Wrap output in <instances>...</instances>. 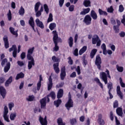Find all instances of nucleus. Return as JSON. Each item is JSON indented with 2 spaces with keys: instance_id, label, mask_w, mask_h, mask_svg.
<instances>
[{
  "instance_id": "obj_1",
  "label": "nucleus",
  "mask_w": 125,
  "mask_h": 125,
  "mask_svg": "<svg viewBox=\"0 0 125 125\" xmlns=\"http://www.w3.org/2000/svg\"><path fill=\"white\" fill-rule=\"evenodd\" d=\"M52 34L53 35V41L55 44V46L53 48V51L57 52V51L59 50V46H58V41L59 42H62V40H61V38H58V33H57V31H53Z\"/></svg>"
},
{
  "instance_id": "obj_2",
  "label": "nucleus",
  "mask_w": 125,
  "mask_h": 125,
  "mask_svg": "<svg viewBox=\"0 0 125 125\" xmlns=\"http://www.w3.org/2000/svg\"><path fill=\"white\" fill-rule=\"evenodd\" d=\"M105 72L106 74L104 72L101 73L100 78L104 82L105 84H107L108 83V78L111 79V76H110V72L108 69L106 70Z\"/></svg>"
},
{
  "instance_id": "obj_3",
  "label": "nucleus",
  "mask_w": 125,
  "mask_h": 125,
  "mask_svg": "<svg viewBox=\"0 0 125 125\" xmlns=\"http://www.w3.org/2000/svg\"><path fill=\"white\" fill-rule=\"evenodd\" d=\"M65 107L68 111H70V109L74 107V102L73 101V100H72L71 95L69 96L68 100L65 104Z\"/></svg>"
},
{
  "instance_id": "obj_4",
  "label": "nucleus",
  "mask_w": 125,
  "mask_h": 125,
  "mask_svg": "<svg viewBox=\"0 0 125 125\" xmlns=\"http://www.w3.org/2000/svg\"><path fill=\"white\" fill-rule=\"evenodd\" d=\"M95 63L98 69L99 70H101V64H102V60H101V57H100V55H98L96 56Z\"/></svg>"
},
{
  "instance_id": "obj_5",
  "label": "nucleus",
  "mask_w": 125,
  "mask_h": 125,
  "mask_svg": "<svg viewBox=\"0 0 125 125\" xmlns=\"http://www.w3.org/2000/svg\"><path fill=\"white\" fill-rule=\"evenodd\" d=\"M91 20H92V19L91 17H90V16L89 15H86L83 20V22L85 23V25L88 26V25L91 24Z\"/></svg>"
},
{
  "instance_id": "obj_6",
  "label": "nucleus",
  "mask_w": 125,
  "mask_h": 125,
  "mask_svg": "<svg viewBox=\"0 0 125 125\" xmlns=\"http://www.w3.org/2000/svg\"><path fill=\"white\" fill-rule=\"evenodd\" d=\"M65 78H66V67L63 66L61 69L60 78L61 81H64Z\"/></svg>"
},
{
  "instance_id": "obj_7",
  "label": "nucleus",
  "mask_w": 125,
  "mask_h": 125,
  "mask_svg": "<svg viewBox=\"0 0 125 125\" xmlns=\"http://www.w3.org/2000/svg\"><path fill=\"white\" fill-rule=\"evenodd\" d=\"M40 103L41 104V109H43L44 110L46 109V98H43L41 99L40 101Z\"/></svg>"
},
{
  "instance_id": "obj_8",
  "label": "nucleus",
  "mask_w": 125,
  "mask_h": 125,
  "mask_svg": "<svg viewBox=\"0 0 125 125\" xmlns=\"http://www.w3.org/2000/svg\"><path fill=\"white\" fill-rule=\"evenodd\" d=\"M7 92H6V89L4 86H0V94L2 96L3 99L5 98Z\"/></svg>"
},
{
  "instance_id": "obj_9",
  "label": "nucleus",
  "mask_w": 125,
  "mask_h": 125,
  "mask_svg": "<svg viewBox=\"0 0 125 125\" xmlns=\"http://www.w3.org/2000/svg\"><path fill=\"white\" fill-rule=\"evenodd\" d=\"M29 61L28 63V70H31L33 68V66H35V60L34 58H31L30 59H27Z\"/></svg>"
},
{
  "instance_id": "obj_10",
  "label": "nucleus",
  "mask_w": 125,
  "mask_h": 125,
  "mask_svg": "<svg viewBox=\"0 0 125 125\" xmlns=\"http://www.w3.org/2000/svg\"><path fill=\"white\" fill-rule=\"evenodd\" d=\"M34 49H35V47H33L32 48L28 50V53L26 56L27 59H31V58H34L33 56H32V54H33V52H34Z\"/></svg>"
},
{
  "instance_id": "obj_11",
  "label": "nucleus",
  "mask_w": 125,
  "mask_h": 125,
  "mask_svg": "<svg viewBox=\"0 0 125 125\" xmlns=\"http://www.w3.org/2000/svg\"><path fill=\"white\" fill-rule=\"evenodd\" d=\"M3 41L4 43V47L7 49L9 47V43L8 42V37L6 35H4L3 38Z\"/></svg>"
},
{
  "instance_id": "obj_12",
  "label": "nucleus",
  "mask_w": 125,
  "mask_h": 125,
  "mask_svg": "<svg viewBox=\"0 0 125 125\" xmlns=\"http://www.w3.org/2000/svg\"><path fill=\"white\" fill-rule=\"evenodd\" d=\"M28 24L32 28L33 31L35 32L36 31L35 29V21H34V18H33V17H31L29 18Z\"/></svg>"
},
{
  "instance_id": "obj_13",
  "label": "nucleus",
  "mask_w": 125,
  "mask_h": 125,
  "mask_svg": "<svg viewBox=\"0 0 125 125\" xmlns=\"http://www.w3.org/2000/svg\"><path fill=\"white\" fill-rule=\"evenodd\" d=\"M35 22L36 23L37 27H39V28H41V29H43L44 28L43 23H42V21H40V19H36L35 20Z\"/></svg>"
},
{
  "instance_id": "obj_14",
  "label": "nucleus",
  "mask_w": 125,
  "mask_h": 125,
  "mask_svg": "<svg viewBox=\"0 0 125 125\" xmlns=\"http://www.w3.org/2000/svg\"><path fill=\"white\" fill-rule=\"evenodd\" d=\"M39 122L42 125H47V120H46V117H45L43 119V118H42V116H40Z\"/></svg>"
},
{
  "instance_id": "obj_15",
  "label": "nucleus",
  "mask_w": 125,
  "mask_h": 125,
  "mask_svg": "<svg viewBox=\"0 0 125 125\" xmlns=\"http://www.w3.org/2000/svg\"><path fill=\"white\" fill-rule=\"evenodd\" d=\"M98 123L100 125H105V121L102 119V114H101L98 115Z\"/></svg>"
},
{
  "instance_id": "obj_16",
  "label": "nucleus",
  "mask_w": 125,
  "mask_h": 125,
  "mask_svg": "<svg viewBox=\"0 0 125 125\" xmlns=\"http://www.w3.org/2000/svg\"><path fill=\"white\" fill-rule=\"evenodd\" d=\"M54 70L56 74H59L60 69H59V62L55 63L53 64Z\"/></svg>"
},
{
  "instance_id": "obj_17",
  "label": "nucleus",
  "mask_w": 125,
  "mask_h": 125,
  "mask_svg": "<svg viewBox=\"0 0 125 125\" xmlns=\"http://www.w3.org/2000/svg\"><path fill=\"white\" fill-rule=\"evenodd\" d=\"M63 95H64V90L63 89H60L57 94V98L60 99L63 97Z\"/></svg>"
},
{
  "instance_id": "obj_18",
  "label": "nucleus",
  "mask_w": 125,
  "mask_h": 125,
  "mask_svg": "<svg viewBox=\"0 0 125 125\" xmlns=\"http://www.w3.org/2000/svg\"><path fill=\"white\" fill-rule=\"evenodd\" d=\"M116 90L117 95L120 97V99H123L124 96L123 95V93L121 91V87L120 85L117 86Z\"/></svg>"
},
{
  "instance_id": "obj_19",
  "label": "nucleus",
  "mask_w": 125,
  "mask_h": 125,
  "mask_svg": "<svg viewBox=\"0 0 125 125\" xmlns=\"http://www.w3.org/2000/svg\"><path fill=\"white\" fill-rule=\"evenodd\" d=\"M49 82L48 83V90H50L52 88L53 86V83H52V78L51 76H50L48 79Z\"/></svg>"
},
{
  "instance_id": "obj_20",
  "label": "nucleus",
  "mask_w": 125,
  "mask_h": 125,
  "mask_svg": "<svg viewBox=\"0 0 125 125\" xmlns=\"http://www.w3.org/2000/svg\"><path fill=\"white\" fill-rule=\"evenodd\" d=\"M100 39L97 35H94L93 38H92V44H96L97 42L99 41Z\"/></svg>"
},
{
  "instance_id": "obj_21",
  "label": "nucleus",
  "mask_w": 125,
  "mask_h": 125,
  "mask_svg": "<svg viewBox=\"0 0 125 125\" xmlns=\"http://www.w3.org/2000/svg\"><path fill=\"white\" fill-rule=\"evenodd\" d=\"M13 79V77L12 76H10L5 82V86L6 87H7L9 86V84L12 83V80Z\"/></svg>"
},
{
  "instance_id": "obj_22",
  "label": "nucleus",
  "mask_w": 125,
  "mask_h": 125,
  "mask_svg": "<svg viewBox=\"0 0 125 125\" xmlns=\"http://www.w3.org/2000/svg\"><path fill=\"white\" fill-rule=\"evenodd\" d=\"M10 32L12 34V35H14V36H16V37L17 38L18 37V30H17L16 31H15L14 30L15 29L12 27H10L9 28Z\"/></svg>"
},
{
  "instance_id": "obj_23",
  "label": "nucleus",
  "mask_w": 125,
  "mask_h": 125,
  "mask_svg": "<svg viewBox=\"0 0 125 125\" xmlns=\"http://www.w3.org/2000/svg\"><path fill=\"white\" fill-rule=\"evenodd\" d=\"M90 11V8H87L83 9V11L80 12V15H85Z\"/></svg>"
},
{
  "instance_id": "obj_24",
  "label": "nucleus",
  "mask_w": 125,
  "mask_h": 125,
  "mask_svg": "<svg viewBox=\"0 0 125 125\" xmlns=\"http://www.w3.org/2000/svg\"><path fill=\"white\" fill-rule=\"evenodd\" d=\"M24 77H25V74L23 72H20L17 74L15 79L18 81L20 79H23Z\"/></svg>"
},
{
  "instance_id": "obj_25",
  "label": "nucleus",
  "mask_w": 125,
  "mask_h": 125,
  "mask_svg": "<svg viewBox=\"0 0 125 125\" xmlns=\"http://www.w3.org/2000/svg\"><path fill=\"white\" fill-rule=\"evenodd\" d=\"M10 62H9L6 63V66H5L4 67V73H7V72L9 71V69H10Z\"/></svg>"
},
{
  "instance_id": "obj_26",
  "label": "nucleus",
  "mask_w": 125,
  "mask_h": 125,
  "mask_svg": "<svg viewBox=\"0 0 125 125\" xmlns=\"http://www.w3.org/2000/svg\"><path fill=\"white\" fill-rule=\"evenodd\" d=\"M74 39L73 37H70L68 39V43L69 44V46L70 48L73 47V45L74 44Z\"/></svg>"
},
{
  "instance_id": "obj_27",
  "label": "nucleus",
  "mask_w": 125,
  "mask_h": 125,
  "mask_svg": "<svg viewBox=\"0 0 125 125\" xmlns=\"http://www.w3.org/2000/svg\"><path fill=\"white\" fill-rule=\"evenodd\" d=\"M96 52H97V49H93L91 50L90 54V57L91 59H93L94 56H95V55L96 54Z\"/></svg>"
},
{
  "instance_id": "obj_28",
  "label": "nucleus",
  "mask_w": 125,
  "mask_h": 125,
  "mask_svg": "<svg viewBox=\"0 0 125 125\" xmlns=\"http://www.w3.org/2000/svg\"><path fill=\"white\" fill-rule=\"evenodd\" d=\"M94 81L95 82H96L97 83H98L99 86H100L101 88H102V89H103L104 87H103V84L101 83V82H100V80H99V79H98V78L96 77L94 79Z\"/></svg>"
},
{
  "instance_id": "obj_29",
  "label": "nucleus",
  "mask_w": 125,
  "mask_h": 125,
  "mask_svg": "<svg viewBox=\"0 0 125 125\" xmlns=\"http://www.w3.org/2000/svg\"><path fill=\"white\" fill-rule=\"evenodd\" d=\"M116 113L120 117H123V108L122 107H118L116 109Z\"/></svg>"
},
{
  "instance_id": "obj_30",
  "label": "nucleus",
  "mask_w": 125,
  "mask_h": 125,
  "mask_svg": "<svg viewBox=\"0 0 125 125\" xmlns=\"http://www.w3.org/2000/svg\"><path fill=\"white\" fill-rule=\"evenodd\" d=\"M91 17L94 20H96L97 19V14L95 12L94 10H92L91 11V14H90Z\"/></svg>"
},
{
  "instance_id": "obj_31",
  "label": "nucleus",
  "mask_w": 125,
  "mask_h": 125,
  "mask_svg": "<svg viewBox=\"0 0 125 125\" xmlns=\"http://www.w3.org/2000/svg\"><path fill=\"white\" fill-rule=\"evenodd\" d=\"M86 49H87V46H83L80 50H79V55H82L83 53L86 51Z\"/></svg>"
},
{
  "instance_id": "obj_32",
  "label": "nucleus",
  "mask_w": 125,
  "mask_h": 125,
  "mask_svg": "<svg viewBox=\"0 0 125 125\" xmlns=\"http://www.w3.org/2000/svg\"><path fill=\"white\" fill-rule=\"evenodd\" d=\"M62 103V101L61 99H58L57 100L54 102V104L55 106H56L57 107H59L60 104Z\"/></svg>"
},
{
  "instance_id": "obj_33",
  "label": "nucleus",
  "mask_w": 125,
  "mask_h": 125,
  "mask_svg": "<svg viewBox=\"0 0 125 125\" xmlns=\"http://www.w3.org/2000/svg\"><path fill=\"white\" fill-rule=\"evenodd\" d=\"M19 14L21 16H24V14H25V9L23 8L22 6L21 7L20 9L19 10Z\"/></svg>"
},
{
  "instance_id": "obj_34",
  "label": "nucleus",
  "mask_w": 125,
  "mask_h": 125,
  "mask_svg": "<svg viewBox=\"0 0 125 125\" xmlns=\"http://www.w3.org/2000/svg\"><path fill=\"white\" fill-rule=\"evenodd\" d=\"M99 13L100 15H103L104 16H107L108 13L105 11L102 10L101 9H99Z\"/></svg>"
},
{
  "instance_id": "obj_35",
  "label": "nucleus",
  "mask_w": 125,
  "mask_h": 125,
  "mask_svg": "<svg viewBox=\"0 0 125 125\" xmlns=\"http://www.w3.org/2000/svg\"><path fill=\"white\" fill-rule=\"evenodd\" d=\"M90 3V0H84L83 2V4L85 7H89V6H91Z\"/></svg>"
},
{
  "instance_id": "obj_36",
  "label": "nucleus",
  "mask_w": 125,
  "mask_h": 125,
  "mask_svg": "<svg viewBox=\"0 0 125 125\" xmlns=\"http://www.w3.org/2000/svg\"><path fill=\"white\" fill-rule=\"evenodd\" d=\"M49 28L51 31H53L56 28V23L55 22L51 23L49 24Z\"/></svg>"
},
{
  "instance_id": "obj_37",
  "label": "nucleus",
  "mask_w": 125,
  "mask_h": 125,
  "mask_svg": "<svg viewBox=\"0 0 125 125\" xmlns=\"http://www.w3.org/2000/svg\"><path fill=\"white\" fill-rule=\"evenodd\" d=\"M48 96L49 97H51L52 99L54 100L55 98H56V94H55V92L54 91H51L49 95H48Z\"/></svg>"
},
{
  "instance_id": "obj_38",
  "label": "nucleus",
  "mask_w": 125,
  "mask_h": 125,
  "mask_svg": "<svg viewBox=\"0 0 125 125\" xmlns=\"http://www.w3.org/2000/svg\"><path fill=\"white\" fill-rule=\"evenodd\" d=\"M17 116V114H16V112L12 113L10 115V119L11 121H14L15 120V118H16Z\"/></svg>"
},
{
  "instance_id": "obj_39",
  "label": "nucleus",
  "mask_w": 125,
  "mask_h": 125,
  "mask_svg": "<svg viewBox=\"0 0 125 125\" xmlns=\"http://www.w3.org/2000/svg\"><path fill=\"white\" fill-rule=\"evenodd\" d=\"M57 124L58 125H66L65 123H63V120L62 118H59L57 119Z\"/></svg>"
},
{
  "instance_id": "obj_40",
  "label": "nucleus",
  "mask_w": 125,
  "mask_h": 125,
  "mask_svg": "<svg viewBox=\"0 0 125 125\" xmlns=\"http://www.w3.org/2000/svg\"><path fill=\"white\" fill-rule=\"evenodd\" d=\"M52 60L54 63L55 62L59 63V62H60V59H59V58H57L55 56H53L52 57Z\"/></svg>"
},
{
  "instance_id": "obj_41",
  "label": "nucleus",
  "mask_w": 125,
  "mask_h": 125,
  "mask_svg": "<svg viewBox=\"0 0 125 125\" xmlns=\"http://www.w3.org/2000/svg\"><path fill=\"white\" fill-rule=\"evenodd\" d=\"M41 5V2H37L35 5L34 9L35 12H37L38 10H39V8H40V6Z\"/></svg>"
},
{
  "instance_id": "obj_42",
  "label": "nucleus",
  "mask_w": 125,
  "mask_h": 125,
  "mask_svg": "<svg viewBox=\"0 0 125 125\" xmlns=\"http://www.w3.org/2000/svg\"><path fill=\"white\" fill-rule=\"evenodd\" d=\"M52 21H53V16L52 14L50 13L47 22V23H49V22H52Z\"/></svg>"
},
{
  "instance_id": "obj_43",
  "label": "nucleus",
  "mask_w": 125,
  "mask_h": 125,
  "mask_svg": "<svg viewBox=\"0 0 125 125\" xmlns=\"http://www.w3.org/2000/svg\"><path fill=\"white\" fill-rule=\"evenodd\" d=\"M107 88L108 91H112V89H113V83L112 82L107 83Z\"/></svg>"
},
{
  "instance_id": "obj_44",
  "label": "nucleus",
  "mask_w": 125,
  "mask_h": 125,
  "mask_svg": "<svg viewBox=\"0 0 125 125\" xmlns=\"http://www.w3.org/2000/svg\"><path fill=\"white\" fill-rule=\"evenodd\" d=\"M8 20L9 21H11L12 19V14H11V11L9 10L8 13L7 14Z\"/></svg>"
},
{
  "instance_id": "obj_45",
  "label": "nucleus",
  "mask_w": 125,
  "mask_h": 125,
  "mask_svg": "<svg viewBox=\"0 0 125 125\" xmlns=\"http://www.w3.org/2000/svg\"><path fill=\"white\" fill-rule=\"evenodd\" d=\"M34 99H35V96L34 95L29 96L28 98H26L27 101L29 102H32V101H34Z\"/></svg>"
},
{
  "instance_id": "obj_46",
  "label": "nucleus",
  "mask_w": 125,
  "mask_h": 125,
  "mask_svg": "<svg viewBox=\"0 0 125 125\" xmlns=\"http://www.w3.org/2000/svg\"><path fill=\"white\" fill-rule=\"evenodd\" d=\"M116 69L118 72H120V73H122V72H124V67L123 66H120L119 65H116Z\"/></svg>"
},
{
  "instance_id": "obj_47",
  "label": "nucleus",
  "mask_w": 125,
  "mask_h": 125,
  "mask_svg": "<svg viewBox=\"0 0 125 125\" xmlns=\"http://www.w3.org/2000/svg\"><path fill=\"white\" fill-rule=\"evenodd\" d=\"M44 11L46 12V14H48L49 12V8H48V6L46 4L43 5Z\"/></svg>"
},
{
  "instance_id": "obj_48",
  "label": "nucleus",
  "mask_w": 125,
  "mask_h": 125,
  "mask_svg": "<svg viewBox=\"0 0 125 125\" xmlns=\"http://www.w3.org/2000/svg\"><path fill=\"white\" fill-rule=\"evenodd\" d=\"M8 60L7 59L5 58L3 60H2L1 62V65L2 67H3V66H4L5 65L6 63H8Z\"/></svg>"
},
{
  "instance_id": "obj_49",
  "label": "nucleus",
  "mask_w": 125,
  "mask_h": 125,
  "mask_svg": "<svg viewBox=\"0 0 125 125\" xmlns=\"http://www.w3.org/2000/svg\"><path fill=\"white\" fill-rule=\"evenodd\" d=\"M17 64L18 66H20V67H23V66L25 65V62L21 61H18Z\"/></svg>"
},
{
  "instance_id": "obj_50",
  "label": "nucleus",
  "mask_w": 125,
  "mask_h": 125,
  "mask_svg": "<svg viewBox=\"0 0 125 125\" xmlns=\"http://www.w3.org/2000/svg\"><path fill=\"white\" fill-rule=\"evenodd\" d=\"M17 50V47H16V45H13L12 47L10 48L9 49V51L10 52H11L12 51L16 50Z\"/></svg>"
},
{
  "instance_id": "obj_51",
  "label": "nucleus",
  "mask_w": 125,
  "mask_h": 125,
  "mask_svg": "<svg viewBox=\"0 0 125 125\" xmlns=\"http://www.w3.org/2000/svg\"><path fill=\"white\" fill-rule=\"evenodd\" d=\"M113 29L116 34H118L119 32H120V29H119V27L118 26L114 25Z\"/></svg>"
},
{
  "instance_id": "obj_52",
  "label": "nucleus",
  "mask_w": 125,
  "mask_h": 125,
  "mask_svg": "<svg viewBox=\"0 0 125 125\" xmlns=\"http://www.w3.org/2000/svg\"><path fill=\"white\" fill-rule=\"evenodd\" d=\"M107 11L109 13H113L114 12V8H113V6H111L109 8H108Z\"/></svg>"
},
{
  "instance_id": "obj_53",
  "label": "nucleus",
  "mask_w": 125,
  "mask_h": 125,
  "mask_svg": "<svg viewBox=\"0 0 125 125\" xmlns=\"http://www.w3.org/2000/svg\"><path fill=\"white\" fill-rule=\"evenodd\" d=\"M119 81H120V85L122 87H125V83L123 82V79H122L121 77L119 78Z\"/></svg>"
},
{
  "instance_id": "obj_54",
  "label": "nucleus",
  "mask_w": 125,
  "mask_h": 125,
  "mask_svg": "<svg viewBox=\"0 0 125 125\" xmlns=\"http://www.w3.org/2000/svg\"><path fill=\"white\" fill-rule=\"evenodd\" d=\"M124 10H125V8H124V6L122 4L120 5L119 7V12H123Z\"/></svg>"
},
{
  "instance_id": "obj_55",
  "label": "nucleus",
  "mask_w": 125,
  "mask_h": 125,
  "mask_svg": "<svg viewBox=\"0 0 125 125\" xmlns=\"http://www.w3.org/2000/svg\"><path fill=\"white\" fill-rule=\"evenodd\" d=\"M7 114H8V108H7V106L5 105L4 107L3 115H7Z\"/></svg>"
},
{
  "instance_id": "obj_56",
  "label": "nucleus",
  "mask_w": 125,
  "mask_h": 125,
  "mask_svg": "<svg viewBox=\"0 0 125 125\" xmlns=\"http://www.w3.org/2000/svg\"><path fill=\"white\" fill-rule=\"evenodd\" d=\"M83 65L84 67H85L87 65V61L85 60V57L83 59Z\"/></svg>"
},
{
  "instance_id": "obj_57",
  "label": "nucleus",
  "mask_w": 125,
  "mask_h": 125,
  "mask_svg": "<svg viewBox=\"0 0 125 125\" xmlns=\"http://www.w3.org/2000/svg\"><path fill=\"white\" fill-rule=\"evenodd\" d=\"M119 107V102L116 100L113 103V108H118Z\"/></svg>"
},
{
  "instance_id": "obj_58",
  "label": "nucleus",
  "mask_w": 125,
  "mask_h": 125,
  "mask_svg": "<svg viewBox=\"0 0 125 125\" xmlns=\"http://www.w3.org/2000/svg\"><path fill=\"white\" fill-rule=\"evenodd\" d=\"M73 54L75 56H79V49L76 48L73 51Z\"/></svg>"
},
{
  "instance_id": "obj_59",
  "label": "nucleus",
  "mask_w": 125,
  "mask_h": 125,
  "mask_svg": "<svg viewBox=\"0 0 125 125\" xmlns=\"http://www.w3.org/2000/svg\"><path fill=\"white\" fill-rule=\"evenodd\" d=\"M5 82V78L3 77H0V84H2Z\"/></svg>"
},
{
  "instance_id": "obj_60",
  "label": "nucleus",
  "mask_w": 125,
  "mask_h": 125,
  "mask_svg": "<svg viewBox=\"0 0 125 125\" xmlns=\"http://www.w3.org/2000/svg\"><path fill=\"white\" fill-rule=\"evenodd\" d=\"M109 118L112 122L114 121V114L113 113V111H110Z\"/></svg>"
},
{
  "instance_id": "obj_61",
  "label": "nucleus",
  "mask_w": 125,
  "mask_h": 125,
  "mask_svg": "<svg viewBox=\"0 0 125 125\" xmlns=\"http://www.w3.org/2000/svg\"><path fill=\"white\" fill-rule=\"evenodd\" d=\"M21 58L22 60H23V59H25V58H26V53L23 52L21 54Z\"/></svg>"
},
{
  "instance_id": "obj_62",
  "label": "nucleus",
  "mask_w": 125,
  "mask_h": 125,
  "mask_svg": "<svg viewBox=\"0 0 125 125\" xmlns=\"http://www.w3.org/2000/svg\"><path fill=\"white\" fill-rule=\"evenodd\" d=\"M76 123H77V119L74 118L70 120V124L71 125H74Z\"/></svg>"
},
{
  "instance_id": "obj_63",
  "label": "nucleus",
  "mask_w": 125,
  "mask_h": 125,
  "mask_svg": "<svg viewBox=\"0 0 125 125\" xmlns=\"http://www.w3.org/2000/svg\"><path fill=\"white\" fill-rule=\"evenodd\" d=\"M14 107V104L12 103H10L9 104V109L10 111H11L12 110V108Z\"/></svg>"
},
{
  "instance_id": "obj_64",
  "label": "nucleus",
  "mask_w": 125,
  "mask_h": 125,
  "mask_svg": "<svg viewBox=\"0 0 125 125\" xmlns=\"http://www.w3.org/2000/svg\"><path fill=\"white\" fill-rule=\"evenodd\" d=\"M76 71L78 73V75H81V67L80 66H77V68L76 69Z\"/></svg>"
}]
</instances>
